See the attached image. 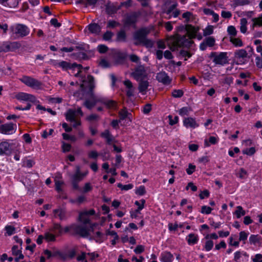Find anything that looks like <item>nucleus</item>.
Segmentation results:
<instances>
[{
    "instance_id": "f257e3e1",
    "label": "nucleus",
    "mask_w": 262,
    "mask_h": 262,
    "mask_svg": "<svg viewBox=\"0 0 262 262\" xmlns=\"http://www.w3.org/2000/svg\"><path fill=\"white\" fill-rule=\"evenodd\" d=\"M80 87L82 90H84L88 87L89 90L90 97L87 98L83 103L87 108L91 110L97 103H100L104 104L108 108H114L116 106V102L111 99L101 95H96L93 92V90L95 87L94 77L91 75H88L85 78V81L82 82L80 84Z\"/></svg>"
},
{
    "instance_id": "f03ea898",
    "label": "nucleus",
    "mask_w": 262,
    "mask_h": 262,
    "mask_svg": "<svg viewBox=\"0 0 262 262\" xmlns=\"http://www.w3.org/2000/svg\"><path fill=\"white\" fill-rule=\"evenodd\" d=\"M198 31V28L188 25L186 26V34L185 35H180L176 34L170 36L167 39V44L172 50H174L178 47H189L193 42L192 39L196 37Z\"/></svg>"
},
{
    "instance_id": "7ed1b4c3",
    "label": "nucleus",
    "mask_w": 262,
    "mask_h": 262,
    "mask_svg": "<svg viewBox=\"0 0 262 262\" xmlns=\"http://www.w3.org/2000/svg\"><path fill=\"white\" fill-rule=\"evenodd\" d=\"M150 32V30L147 27H143L136 31L133 34L134 45L151 48L154 45V42L147 38V35Z\"/></svg>"
},
{
    "instance_id": "20e7f679",
    "label": "nucleus",
    "mask_w": 262,
    "mask_h": 262,
    "mask_svg": "<svg viewBox=\"0 0 262 262\" xmlns=\"http://www.w3.org/2000/svg\"><path fill=\"white\" fill-rule=\"evenodd\" d=\"M59 68H61L65 71L71 70V74H73L75 77H80L81 82H84L85 81L86 77L85 75L82 74L83 68L81 64L75 63L71 64L66 61H60Z\"/></svg>"
},
{
    "instance_id": "39448f33",
    "label": "nucleus",
    "mask_w": 262,
    "mask_h": 262,
    "mask_svg": "<svg viewBox=\"0 0 262 262\" xmlns=\"http://www.w3.org/2000/svg\"><path fill=\"white\" fill-rule=\"evenodd\" d=\"M83 116V113L80 107L77 110L69 109L66 114V118L68 121L73 123V127L81 125L80 118Z\"/></svg>"
},
{
    "instance_id": "423d86ee",
    "label": "nucleus",
    "mask_w": 262,
    "mask_h": 262,
    "mask_svg": "<svg viewBox=\"0 0 262 262\" xmlns=\"http://www.w3.org/2000/svg\"><path fill=\"white\" fill-rule=\"evenodd\" d=\"M88 171L81 172L80 168L79 166H76L75 172L71 176V183L73 188L75 190H79L78 183L82 181L88 174Z\"/></svg>"
},
{
    "instance_id": "0eeeda50",
    "label": "nucleus",
    "mask_w": 262,
    "mask_h": 262,
    "mask_svg": "<svg viewBox=\"0 0 262 262\" xmlns=\"http://www.w3.org/2000/svg\"><path fill=\"white\" fill-rule=\"evenodd\" d=\"M210 57L215 64L224 66L228 62L227 52H211Z\"/></svg>"
},
{
    "instance_id": "6e6552de",
    "label": "nucleus",
    "mask_w": 262,
    "mask_h": 262,
    "mask_svg": "<svg viewBox=\"0 0 262 262\" xmlns=\"http://www.w3.org/2000/svg\"><path fill=\"white\" fill-rule=\"evenodd\" d=\"M13 34L17 36L24 37L30 33V29L25 25L18 24L10 28Z\"/></svg>"
},
{
    "instance_id": "1a4fd4ad",
    "label": "nucleus",
    "mask_w": 262,
    "mask_h": 262,
    "mask_svg": "<svg viewBox=\"0 0 262 262\" xmlns=\"http://www.w3.org/2000/svg\"><path fill=\"white\" fill-rule=\"evenodd\" d=\"M20 80L28 86L33 89H39L41 85V82L40 81L27 76H23L20 79Z\"/></svg>"
},
{
    "instance_id": "9d476101",
    "label": "nucleus",
    "mask_w": 262,
    "mask_h": 262,
    "mask_svg": "<svg viewBox=\"0 0 262 262\" xmlns=\"http://www.w3.org/2000/svg\"><path fill=\"white\" fill-rule=\"evenodd\" d=\"M132 76L137 81L144 79L147 76L144 67L140 66L135 68L134 72L132 73Z\"/></svg>"
},
{
    "instance_id": "9b49d317",
    "label": "nucleus",
    "mask_w": 262,
    "mask_h": 262,
    "mask_svg": "<svg viewBox=\"0 0 262 262\" xmlns=\"http://www.w3.org/2000/svg\"><path fill=\"white\" fill-rule=\"evenodd\" d=\"M16 125L12 123H5L0 126L1 132L3 134L11 135L16 130Z\"/></svg>"
},
{
    "instance_id": "f8f14e48",
    "label": "nucleus",
    "mask_w": 262,
    "mask_h": 262,
    "mask_svg": "<svg viewBox=\"0 0 262 262\" xmlns=\"http://www.w3.org/2000/svg\"><path fill=\"white\" fill-rule=\"evenodd\" d=\"M15 98L20 101L35 103L36 101V99L34 95L24 92H19L16 94Z\"/></svg>"
},
{
    "instance_id": "ddd939ff",
    "label": "nucleus",
    "mask_w": 262,
    "mask_h": 262,
    "mask_svg": "<svg viewBox=\"0 0 262 262\" xmlns=\"http://www.w3.org/2000/svg\"><path fill=\"white\" fill-rule=\"evenodd\" d=\"M247 55L248 53L245 49L237 50L234 52V58L238 64L245 63Z\"/></svg>"
},
{
    "instance_id": "4468645a",
    "label": "nucleus",
    "mask_w": 262,
    "mask_h": 262,
    "mask_svg": "<svg viewBox=\"0 0 262 262\" xmlns=\"http://www.w3.org/2000/svg\"><path fill=\"white\" fill-rule=\"evenodd\" d=\"M12 144L7 141H4L0 143V155H9L12 152Z\"/></svg>"
},
{
    "instance_id": "2eb2a0df",
    "label": "nucleus",
    "mask_w": 262,
    "mask_h": 262,
    "mask_svg": "<svg viewBox=\"0 0 262 262\" xmlns=\"http://www.w3.org/2000/svg\"><path fill=\"white\" fill-rule=\"evenodd\" d=\"M95 213V211L92 209L89 210L84 211L79 214V220L84 224H89L90 222V216L93 215Z\"/></svg>"
},
{
    "instance_id": "dca6fc26",
    "label": "nucleus",
    "mask_w": 262,
    "mask_h": 262,
    "mask_svg": "<svg viewBox=\"0 0 262 262\" xmlns=\"http://www.w3.org/2000/svg\"><path fill=\"white\" fill-rule=\"evenodd\" d=\"M138 15L136 13L129 14L125 17L123 20L125 27H129L132 25H135L137 21Z\"/></svg>"
},
{
    "instance_id": "f3484780",
    "label": "nucleus",
    "mask_w": 262,
    "mask_h": 262,
    "mask_svg": "<svg viewBox=\"0 0 262 262\" xmlns=\"http://www.w3.org/2000/svg\"><path fill=\"white\" fill-rule=\"evenodd\" d=\"M157 80L164 85H168L171 83V79L165 72H160L157 74Z\"/></svg>"
},
{
    "instance_id": "a211bd4d",
    "label": "nucleus",
    "mask_w": 262,
    "mask_h": 262,
    "mask_svg": "<svg viewBox=\"0 0 262 262\" xmlns=\"http://www.w3.org/2000/svg\"><path fill=\"white\" fill-rule=\"evenodd\" d=\"M183 123L186 128H195L199 126L195 119L192 117L185 118L183 121Z\"/></svg>"
},
{
    "instance_id": "6ab92c4d",
    "label": "nucleus",
    "mask_w": 262,
    "mask_h": 262,
    "mask_svg": "<svg viewBox=\"0 0 262 262\" xmlns=\"http://www.w3.org/2000/svg\"><path fill=\"white\" fill-rule=\"evenodd\" d=\"M74 230L77 234L82 236H88L90 235V229L87 228L86 224L76 226Z\"/></svg>"
},
{
    "instance_id": "aec40b11",
    "label": "nucleus",
    "mask_w": 262,
    "mask_h": 262,
    "mask_svg": "<svg viewBox=\"0 0 262 262\" xmlns=\"http://www.w3.org/2000/svg\"><path fill=\"white\" fill-rule=\"evenodd\" d=\"M159 259L161 262H172L174 256L170 252L165 251L161 253Z\"/></svg>"
},
{
    "instance_id": "412c9836",
    "label": "nucleus",
    "mask_w": 262,
    "mask_h": 262,
    "mask_svg": "<svg viewBox=\"0 0 262 262\" xmlns=\"http://www.w3.org/2000/svg\"><path fill=\"white\" fill-rule=\"evenodd\" d=\"M101 137L105 139L107 144L111 145L115 141V138L111 134L110 132L106 129L101 133Z\"/></svg>"
},
{
    "instance_id": "4be33fe9",
    "label": "nucleus",
    "mask_w": 262,
    "mask_h": 262,
    "mask_svg": "<svg viewBox=\"0 0 262 262\" xmlns=\"http://www.w3.org/2000/svg\"><path fill=\"white\" fill-rule=\"evenodd\" d=\"M186 240L189 245H194L198 243L199 237L196 234L190 233L186 236Z\"/></svg>"
},
{
    "instance_id": "5701e85b",
    "label": "nucleus",
    "mask_w": 262,
    "mask_h": 262,
    "mask_svg": "<svg viewBox=\"0 0 262 262\" xmlns=\"http://www.w3.org/2000/svg\"><path fill=\"white\" fill-rule=\"evenodd\" d=\"M54 216L55 218H59L60 220L66 219V211L61 208H58L53 210Z\"/></svg>"
},
{
    "instance_id": "b1692460",
    "label": "nucleus",
    "mask_w": 262,
    "mask_h": 262,
    "mask_svg": "<svg viewBox=\"0 0 262 262\" xmlns=\"http://www.w3.org/2000/svg\"><path fill=\"white\" fill-rule=\"evenodd\" d=\"M139 82L138 89L140 93L145 94L149 86V83L147 80L144 79L138 81Z\"/></svg>"
},
{
    "instance_id": "393cba45",
    "label": "nucleus",
    "mask_w": 262,
    "mask_h": 262,
    "mask_svg": "<svg viewBox=\"0 0 262 262\" xmlns=\"http://www.w3.org/2000/svg\"><path fill=\"white\" fill-rule=\"evenodd\" d=\"M61 178V174L60 173H57L54 179L55 189L58 192L62 191L61 186L63 184V182L60 180Z\"/></svg>"
},
{
    "instance_id": "a878e982",
    "label": "nucleus",
    "mask_w": 262,
    "mask_h": 262,
    "mask_svg": "<svg viewBox=\"0 0 262 262\" xmlns=\"http://www.w3.org/2000/svg\"><path fill=\"white\" fill-rule=\"evenodd\" d=\"M9 52H14L21 47V43L19 41H7Z\"/></svg>"
},
{
    "instance_id": "bb28decb",
    "label": "nucleus",
    "mask_w": 262,
    "mask_h": 262,
    "mask_svg": "<svg viewBox=\"0 0 262 262\" xmlns=\"http://www.w3.org/2000/svg\"><path fill=\"white\" fill-rule=\"evenodd\" d=\"M238 236L237 234H232L229 238V245L231 246L238 247L239 242L237 240Z\"/></svg>"
},
{
    "instance_id": "cd10ccee",
    "label": "nucleus",
    "mask_w": 262,
    "mask_h": 262,
    "mask_svg": "<svg viewBox=\"0 0 262 262\" xmlns=\"http://www.w3.org/2000/svg\"><path fill=\"white\" fill-rule=\"evenodd\" d=\"M90 32L94 34H99L101 31L100 27L97 24H91L88 26Z\"/></svg>"
},
{
    "instance_id": "c85d7f7f",
    "label": "nucleus",
    "mask_w": 262,
    "mask_h": 262,
    "mask_svg": "<svg viewBox=\"0 0 262 262\" xmlns=\"http://www.w3.org/2000/svg\"><path fill=\"white\" fill-rule=\"evenodd\" d=\"M177 4L176 3L171 5L164 12L165 14V17L167 19H170L172 17L171 13L176 10Z\"/></svg>"
},
{
    "instance_id": "c756f323",
    "label": "nucleus",
    "mask_w": 262,
    "mask_h": 262,
    "mask_svg": "<svg viewBox=\"0 0 262 262\" xmlns=\"http://www.w3.org/2000/svg\"><path fill=\"white\" fill-rule=\"evenodd\" d=\"M119 9V7L114 4H109L106 6V12L108 14L112 15L116 13Z\"/></svg>"
},
{
    "instance_id": "7c9ffc66",
    "label": "nucleus",
    "mask_w": 262,
    "mask_h": 262,
    "mask_svg": "<svg viewBox=\"0 0 262 262\" xmlns=\"http://www.w3.org/2000/svg\"><path fill=\"white\" fill-rule=\"evenodd\" d=\"M242 256L248 257V255L244 251H238L235 252L234 254V260L235 262H241V258Z\"/></svg>"
},
{
    "instance_id": "2f4dec72",
    "label": "nucleus",
    "mask_w": 262,
    "mask_h": 262,
    "mask_svg": "<svg viewBox=\"0 0 262 262\" xmlns=\"http://www.w3.org/2000/svg\"><path fill=\"white\" fill-rule=\"evenodd\" d=\"M219 141V139L217 138L214 137V136H211L209 137V139H205L204 141V146L205 147H209L210 146L211 144H216Z\"/></svg>"
},
{
    "instance_id": "473e14b6",
    "label": "nucleus",
    "mask_w": 262,
    "mask_h": 262,
    "mask_svg": "<svg viewBox=\"0 0 262 262\" xmlns=\"http://www.w3.org/2000/svg\"><path fill=\"white\" fill-rule=\"evenodd\" d=\"M236 208V210L233 212V215H235L237 219H239L246 214L245 210L243 209L241 206H237Z\"/></svg>"
},
{
    "instance_id": "72a5a7b5",
    "label": "nucleus",
    "mask_w": 262,
    "mask_h": 262,
    "mask_svg": "<svg viewBox=\"0 0 262 262\" xmlns=\"http://www.w3.org/2000/svg\"><path fill=\"white\" fill-rule=\"evenodd\" d=\"M4 229L6 231L5 235L11 236L16 232V228L12 225H7Z\"/></svg>"
},
{
    "instance_id": "f704fd0d",
    "label": "nucleus",
    "mask_w": 262,
    "mask_h": 262,
    "mask_svg": "<svg viewBox=\"0 0 262 262\" xmlns=\"http://www.w3.org/2000/svg\"><path fill=\"white\" fill-rule=\"evenodd\" d=\"M233 82V78L231 76H224L220 79V83L223 85H230Z\"/></svg>"
},
{
    "instance_id": "c9c22d12",
    "label": "nucleus",
    "mask_w": 262,
    "mask_h": 262,
    "mask_svg": "<svg viewBox=\"0 0 262 262\" xmlns=\"http://www.w3.org/2000/svg\"><path fill=\"white\" fill-rule=\"evenodd\" d=\"M230 41L236 47H240L243 46V43L242 40L239 38L235 37H230Z\"/></svg>"
},
{
    "instance_id": "e433bc0d",
    "label": "nucleus",
    "mask_w": 262,
    "mask_h": 262,
    "mask_svg": "<svg viewBox=\"0 0 262 262\" xmlns=\"http://www.w3.org/2000/svg\"><path fill=\"white\" fill-rule=\"evenodd\" d=\"M235 175L241 179H246L248 176L247 171L243 168H241L236 172Z\"/></svg>"
},
{
    "instance_id": "4c0bfd02",
    "label": "nucleus",
    "mask_w": 262,
    "mask_h": 262,
    "mask_svg": "<svg viewBox=\"0 0 262 262\" xmlns=\"http://www.w3.org/2000/svg\"><path fill=\"white\" fill-rule=\"evenodd\" d=\"M119 120L120 121L123 120L125 119L126 118L128 117V116L130 115L128 111H127L126 108H124L122 110H121L119 112Z\"/></svg>"
},
{
    "instance_id": "58836bf2",
    "label": "nucleus",
    "mask_w": 262,
    "mask_h": 262,
    "mask_svg": "<svg viewBox=\"0 0 262 262\" xmlns=\"http://www.w3.org/2000/svg\"><path fill=\"white\" fill-rule=\"evenodd\" d=\"M261 240V237L258 235L252 234L249 237V243L251 244L256 245L259 243Z\"/></svg>"
},
{
    "instance_id": "ea45409f",
    "label": "nucleus",
    "mask_w": 262,
    "mask_h": 262,
    "mask_svg": "<svg viewBox=\"0 0 262 262\" xmlns=\"http://www.w3.org/2000/svg\"><path fill=\"white\" fill-rule=\"evenodd\" d=\"M247 20L246 18H243L240 20V31L242 33H245L247 31Z\"/></svg>"
},
{
    "instance_id": "a19ab883",
    "label": "nucleus",
    "mask_w": 262,
    "mask_h": 262,
    "mask_svg": "<svg viewBox=\"0 0 262 262\" xmlns=\"http://www.w3.org/2000/svg\"><path fill=\"white\" fill-rule=\"evenodd\" d=\"M191 111V108L189 107L185 106L180 108L178 111L179 114L182 116L184 117L185 116H188L189 114V112Z\"/></svg>"
},
{
    "instance_id": "79ce46f5",
    "label": "nucleus",
    "mask_w": 262,
    "mask_h": 262,
    "mask_svg": "<svg viewBox=\"0 0 262 262\" xmlns=\"http://www.w3.org/2000/svg\"><path fill=\"white\" fill-rule=\"evenodd\" d=\"M249 234V233L248 232H246L245 231L240 232L239 233L238 241L243 242L244 244H246V241L247 239Z\"/></svg>"
},
{
    "instance_id": "37998d69",
    "label": "nucleus",
    "mask_w": 262,
    "mask_h": 262,
    "mask_svg": "<svg viewBox=\"0 0 262 262\" xmlns=\"http://www.w3.org/2000/svg\"><path fill=\"white\" fill-rule=\"evenodd\" d=\"M126 34L124 30H121L117 34V40L119 41H125Z\"/></svg>"
},
{
    "instance_id": "c03bdc74",
    "label": "nucleus",
    "mask_w": 262,
    "mask_h": 262,
    "mask_svg": "<svg viewBox=\"0 0 262 262\" xmlns=\"http://www.w3.org/2000/svg\"><path fill=\"white\" fill-rule=\"evenodd\" d=\"M213 245V242L212 240L209 239L206 241L204 246V249L206 251H210L212 249Z\"/></svg>"
},
{
    "instance_id": "a18cd8bd",
    "label": "nucleus",
    "mask_w": 262,
    "mask_h": 262,
    "mask_svg": "<svg viewBox=\"0 0 262 262\" xmlns=\"http://www.w3.org/2000/svg\"><path fill=\"white\" fill-rule=\"evenodd\" d=\"M212 210L213 209L210 207L204 205L201 207L200 212L204 214H209L211 213Z\"/></svg>"
},
{
    "instance_id": "49530a36",
    "label": "nucleus",
    "mask_w": 262,
    "mask_h": 262,
    "mask_svg": "<svg viewBox=\"0 0 262 262\" xmlns=\"http://www.w3.org/2000/svg\"><path fill=\"white\" fill-rule=\"evenodd\" d=\"M120 23L117 21L109 20L107 23V28L113 29L116 27L120 26Z\"/></svg>"
},
{
    "instance_id": "de8ad7c7",
    "label": "nucleus",
    "mask_w": 262,
    "mask_h": 262,
    "mask_svg": "<svg viewBox=\"0 0 262 262\" xmlns=\"http://www.w3.org/2000/svg\"><path fill=\"white\" fill-rule=\"evenodd\" d=\"M204 41L209 47H213L215 44V39L213 37H208L204 39Z\"/></svg>"
},
{
    "instance_id": "09e8293b",
    "label": "nucleus",
    "mask_w": 262,
    "mask_h": 262,
    "mask_svg": "<svg viewBox=\"0 0 262 262\" xmlns=\"http://www.w3.org/2000/svg\"><path fill=\"white\" fill-rule=\"evenodd\" d=\"M117 187L120 188L122 190L127 191L132 189L134 187V185L132 184L122 185L121 183H118L117 184Z\"/></svg>"
},
{
    "instance_id": "8fccbe9b",
    "label": "nucleus",
    "mask_w": 262,
    "mask_h": 262,
    "mask_svg": "<svg viewBox=\"0 0 262 262\" xmlns=\"http://www.w3.org/2000/svg\"><path fill=\"white\" fill-rule=\"evenodd\" d=\"M227 32L230 37H235L237 34V31L233 26H229L227 28Z\"/></svg>"
},
{
    "instance_id": "3c124183",
    "label": "nucleus",
    "mask_w": 262,
    "mask_h": 262,
    "mask_svg": "<svg viewBox=\"0 0 262 262\" xmlns=\"http://www.w3.org/2000/svg\"><path fill=\"white\" fill-rule=\"evenodd\" d=\"M184 95V92L182 90H174L172 91L171 95L174 98H181Z\"/></svg>"
},
{
    "instance_id": "603ef678",
    "label": "nucleus",
    "mask_w": 262,
    "mask_h": 262,
    "mask_svg": "<svg viewBox=\"0 0 262 262\" xmlns=\"http://www.w3.org/2000/svg\"><path fill=\"white\" fill-rule=\"evenodd\" d=\"M255 148L253 147L247 148L243 150V154L247 155L248 156H252L255 153Z\"/></svg>"
},
{
    "instance_id": "864d4df0",
    "label": "nucleus",
    "mask_w": 262,
    "mask_h": 262,
    "mask_svg": "<svg viewBox=\"0 0 262 262\" xmlns=\"http://www.w3.org/2000/svg\"><path fill=\"white\" fill-rule=\"evenodd\" d=\"M195 165L190 163L188 164V168H186V171L188 175H191L195 171Z\"/></svg>"
},
{
    "instance_id": "5fc2aeb1",
    "label": "nucleus",
    "mask_w": 262,
    "mask_h": 262,
    "mask_svg": "<svg viewBox=\"0 0 262 262\" xmlns=\"http://www.w3.org/2000/svg\"><path fill=\"white\" fill-rule=\"evenodd\" d=\"M88 155L89 158L91 159L97 160L99 154L96 150H91L88 152Z\"/></svg>"
},
{
    "instance_id": "6e6d98bb",
    "label": "nucleus",
    "mask_w": 262,
    "mask_h": 262,
    "mask_svg": "<svg viewBox=\"0 0 262 262\" xmlns=\"http://www.w3.org/2000/svg\"><path fill=\"white\" fill-rule=\"evenodd\" d=\"M45 239L48 242H52L55 240V235L50 232H46L45 234Z\"/></svg>"
},
{
    "instance_id": "4d7b16f0",
    "label": "nucleus",
    "mask_w": 262,
    "mask_h": 262,
    "mask_svg": "<svg viewBox=\"0 0 262 262\" xmlns=\"http://www.w3.org/2000/svg\"><path fill=\"white\" fill-rule=\"evenodd\" d=\"M253 20L254 26L262 27V14L258 17L254 18Z\"/></svg>"
},
{
    "instance_id": "13d9d810",
    "label": "nucleus",
    "mask_w": 262,
    "mask_h": 262,
    "mask_svg": "<svg viewBox=\"0 0 262 262\" xmlns=\"http://www.w3.org/2000/svg\"><path fill=\"white\" fill-rule=\"evenodd\" d=\"M7 42L5 41L0 44V52H8Z\"/></svg>"
},
{
    "instance_id": "bf43d9fd",
    "label": "nucleus",
    "mask_w": 262,
    "mask_h": 262,
    "mask_svg": "<svg viewBox=\"0 0 262 262\" xmlns=\"http://www.w3.org/2000/svg\"><path fill=\"white\" fill-rule=\"evenodd\" d=\"M213 28L211 26H209L207 27L204 30L203 32V34L204 36H208L212 34L213 33Z\"/></svg>"
},
{
    "instance_id": "052dcab7",
    "label": "nucleus",
    "mask_w": 262,
    "mask_h": 262,
    "mask_svg": "<svg viewBox=\"0 0 262 262\" xmlns=\"http://www.w3.org/2000/svg\"><path fill=\"white\" fill-rule=\"evenodd\" d=\"M146 192L144 186L141 185L139 186L136 191V193L139 195H143Z\"/></svg>"
},
{
    "instance_id": "680f3d73",
    "label": "nucleus",
    "mask_w": 262,
    "mask_h": 262,
    "mask_svg": "<svg viewBox=\"0 0 262 262\" xmlns=\"http://www.w3.org/2000/svg\"><path fill=\"white\" fill-rule=\"evenodd\" d=\"M77 253V248H73L68 252V257L70 258H74Z\"/></svg>"
},
{
    "instance_id": "e2e57ef3",
    "label": "nucleus",
    "mask_w": 262,
    "mask_h": 262,
    "mask_svg": "<svg viewBox=\"0 0 262 262\" xmlns=\"http://www.w3.org/2000/svg\"><path fill=\"white\" fill-rule=\"evenodd\" d=\"M113 36V33L110 31H107L103 36V38L105 40H110L111 39L112 36Z\"/></svg>"
},
{
    "instance_id": "0e129e2a",
    "label": "nucleus",
    "mask_w": 262,
    "mask_h": 262,
    "mask_svg": "<svg viewBox=\"0 0 262 262\" xmlns=\"http://www.w3.org/2000/svg\"><path fill=\"white\" fill-rule=\"evenodd\" d=\"M12 253L13 255L17 256L19 254L21 253V251L18 249V246L14 245L12 248Z\"/></svg>"
},
{
    "instance_id": "69168bd1",
    "label": "nucleus",
    "mask_w": 262,
    "mask_h": 262,
    "mask_svg": "<svg viewBox=\"0 0 262 262\" xmlns=\"http://www.w3.org/2000/svg\"><path fill=\"white\" fill-rule=\"evenodd\" d=\"M253 262H262V254H256L255 256L251 257Z\"/></svg>"
},
{
    "instance_id": "338daca9",
    "label": "nucleus",
    "mask_w": 262,
    "mask_h": 262,
    "mask_svg": "<svg viewBox=\"0 0 262 262\" xmlns=\"http://www.w3.org/2000/svg\"><path fill=\"white\" fill-rule=\"evenodd\" d=\"M98 51L100 53H104L108 50L107 46L104 45H100L97 47Z\"/></svg>"
},
{
    "instance_id": "774afa93",
    "label": "nucleus",
    "mask_w": 262,
    "mask_h": 262,
    "mask_svg": "<svg viewBox=\"0 0 262 262\" xmlns=\"http://www.w3.org/2000/svg\"><path fill=\"white\" fill-rule=\"evenodd\" d=\"M87 253L84 252H82L81 254L77 257V260L79 261L88 262L87 260L85 259L86 255Z\"/></svg>"
}]
</instances>
